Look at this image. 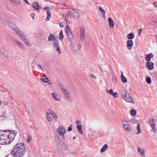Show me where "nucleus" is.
<instances>
[{"label":"nucleus","instance_id":"1","mask_svg":"<svg viewBox=\"0 0 157 157\" xmlns=\"http://www.w3.org/2000/svg\"><path fill=\"white\" fill-rule=\"evenodd\" d=\"M17 132L14 130H0V144L10 143L14 139Z\"/></svg>","mask_w":157,"mask_h":157},{"label":"nucleus","instance_id":"2","mask_svg":"<svg viewBox=\"0 0 157 157\" xmlns=\"http://www.w3.org/2000/svg\"><path fill=\"white\" fill-rule=\"evenodd\" d=\"M25 148L23 143L17 144L14 146L12 153L14 157H22L25 152Z\"/></svg>","mask_w":157,"mask_h":157},{"label":"nucleus","instance_id":"3","mask_svg":"<svg viewBox=\"0 0 157 157\" xmlns=\"http://www.w3.org/2000/svg\"><path fill=\"white\" fill-rule=\"evenodd\" d=\"M79 17V14L78 12H77L74 9H72L69 10L67 13L66 15L64 16L63 15V17H65V20L66 23H67L68 21V18L70 17H73L75 19H77Z\"/></svg>","mask_w":157,"mask_h":157},{"label":"nucleus","instance_id":"4","mask_svg":"<svg viewBox=\"0 0 157 157\" xmlns=\"http://www.w3.org/2000/svg\"><path fill=\"white\" fill-rule=\"evenodd\" d=\"M123 93L124 94H122V96L126 101L131 102L132 103H134L133 99L131 97L130 95L125 90H124Z\"/></svg>","mask_w":157,"mask_h":157},{"label":"nucleus","instance_id":"5","mask_svg":"<svg viewBox=\"0 0 157 157\" xmlns=\"http://www.w3.org/2000/svg\"><path fill=\"white\" fill-rule=\"evenodd\" d=\"M65 33L69 40H71L73 38V35L68 25H67L65 28Z\"/></svg>","mask_w":157,"mask_h":157},{"label":"nucleus","instance_id":"6","mask_svg":"<svg viewBox=\"0 0 157 157\" xmlns=\"http://www.w3.org/2000/svg\"><path fill=\"white\" fill-rule=\"evenodd\" d=\"M15 32L22 41L26 38V36L19 29L15 30Z\"/></svg>","mask_w":157,"mask_h":157},{"label":"nucleus","instance_id":"7","mask_svg":"<svg viewBox=\"0 0 157 157\" xmlns=\"http://www.w3.org/2000/svg\"><path fill=\"white\" fill-rule=\"evenodd\" d=\"M80 39L82 41L84 40L85 38V33L84 28L82 26L80 28Z\"/></svg>","mask_w":157,"mask_h":157},{"label":"nucleus","instance_id":"8","mask_svg":"<svg viewBox=\"0 0 157 157\" xmlns=\"http://www.w3.org/2000/svg\"><path fill=\"white\" fill-rule=\"evenodd\" d=\"M49 8L48 6H45L44 8V10H47V17L46 19V21H48L49 20L50 18L51 17V13L50 11L49 10Z\"/></svg>","mask_w":157,"mask_h":157},{"label":"nucleus","instance_id":"9","mask_svg":"<svg viewBox=\"0 0 157 157\" xmlns=\"http://www.w3.org/2000/svg\"><path fill=\"white\" fill-rule=\"evenodd\" d=\"M57 132L58 134L61 136L62 137H63L64 135L66 132V129L65 128H58Z\"/></svg>","mask_w":157,"mask_h":157},{"label":"nucleus","instance_id":"10","mask_svg":"<svg viewBox=\"0 0 157 157\" xmlns=\"http://www.w3.org/2000/svg\"><path fill=\"white\" fill-rule=\"evenodd\" d=\"M32 6L34 10H37V12H39V10L40 9V8L38 3L36 2H33Z\"/></svg>","mask_w":157,"mask_h":157},{"label":"nucleus","instance_id":"11","mask_svg":"<svg viewBox=\"0 0 157 157\" xmlns=\"http://www.w3.org/2000/svg\"><path fill=\"white\" fill-rule=\"evenodd\" d=\"M147 68L149 70H152L154 68V63L152 62H147L146 63Z\"/></svg>","mask_w":157,"mask_h":157},{"label":"nucleus","instance_id":"12","mask_svg":"<svg viewBox=\"0 0 157 157\" xmlns=\"http://www.w3.org/2000/svg\"><path fill=\"white\" fill-rule=\"evenodd\" d=\"M133 45V42L132 40H128L127 42V47L128 49H131Z\"/></svg>","mask_w":157,"mask_h":157},{"label":"nucleus","instance_id":"13","mask_svg":"<svg viewBox=\"0 0 157 157\" xmlns=\"http://www.w3.org/2000/svg\"><path fill=\"white\" fill-rule=\"evenodd\" d=\"M149 124L151 128L155 127V123L153 118H151L149 119Z\"/></svg>","mask_w":157,"mask_h":157},{"label":"nucleus","instance_id":"14","mask_svg":"<svg viewBox=\"0 0 157 157\" xmlns=\"http://www.w3.org/2000/svg\"><path fill=\"white\" fill-rule=\"evenodd\" d=\"M59 86L61 89L64 95L69 93V92L67 89L63 85H60Z\"/></svg>","mask_w":157,"mask_h":157},{"label":"nucleus","instance_id":"15","mask_svg":"<svg viewBox=\"0 0 157 157\" xmlns=\"http://www.w3.org/2000/svg\"><path fill=\"white\" fill-rule=\"evenodd\" d=\"M15 41L21 49L22 50L24 49L25 47L24 45L21 43L19 40H15Z\"/></svg>","mask_w":157,"mask_h":157},{"label":"nucleus","instance_id":"16","mask_svg":"<svg viewBox=\"0 0 157 157\" xmlns=\"http://www.w3.org/2000/svg\"><path fill=\"white\" fill-rule=\"evenodd\" d=\"M8 25L15 32V30H17L16 29H19V28L12 23L10 22Z\"/></svg>","mask_w":157,"mask_h":157},{"label":"nucleus","instance_id":"17","mask_svg":"<svg viewBox=\"0 0 157 157\" xmlns=\"http://www.w3.org/2000/svg\"><path fill=\"white\" fill-rule=\"evenodd\" d=\"M108 21L110 27L112 28L114 27V22L111 18L109 17L108 18Z\"/></svg>","mask_w":157,"mask_h":157},{"label":"nucleus","instance_id":"18","mask_svg":"<svg viewBox=\"0 0 157 157\" xmlns=\"http://www.w3.org/2000/svg\"><path fill=\"white\" fill-rule=\"evenodd\" d=\"M153 57V55L151 54L146 55H145V59L147 62H149L151 60V58Z\"/></svg>","mask_w":157,"mask_h":157},{"label":"nucleus","instance_id":"19","mask_svg":"<svg viewBox=\"0 0 157 157\" xmlns=\"http://www.w3.org/2000/svg\"><path fill=\"white\" fill-rule=\"evenodd\" d=\"M56 38L53 34H51L48 36V40L49 41L54 40Z\"/></svg>","mask_w":157,"mask_h":157},{"label":"nucleus","instance_id":"20","mask_svg":"<svg viewBox=\"0 0 157 157\" xmlns=\"http://www.w3.org/2000/svg\"><path fill=\"white\" fill-rule=\"evenodd\" d=\"M134 34L130 33L127 35V38L129 40H131V39H132L134 38Z\"/></svg>","mask_w":157,"mask_h":157},{"label":"nucleus","instance_id":"21","mask_svg":"<svg viewBox=\"0 0 157 157\" xmlns=\"http://www.w3.org/2000/svg\"><path fill=\"white\" fill-rule=\"evenodd\" d=\"M123 124L124 125V128H129L130 126L128 122L125 121H123Z\"/></svg>","mask_w":157,"mask_h":157},{"label":"nucleus","instance_id":"22","mask_svg":"<svg viewBox=\"0 0 157 157\" xmlns=\"http://www.w3.org/2000/svg\"><path fill=\"white\" fill-rule=\"evenodd\" d=\"M50 113L52 115V118L55 120H56L57 118V116L56 114L52 111H50Z\"/></svg>","mask_w":157,"mask_h":157},{"label":"nucleus","instance_id":"23","mask_svg":"<svg viewBox=\"0 0 157 157\" xmlns=\"http://www.w3.org/2000/svg\"><path fill=\"white\" fill-rule=\"evenodd\" d=\"M138 151L141 156H145V154L143 150H141L140 148H138Z\"/></svg>","mask_w":157,"mask_h":157},{"label":"nucleus","instance_id":"24","mask_svg":"<svg viewBox=\"0 0 157 157\" xmlns=\"http://www.w3.org/2000/svg\"><path fill=\"white\" fill-rule=\"evenodd\" d=\"M50 114H51L50 113V112L47 113L46 114V118L48 121H50L52 120L50 116Z\"/></svg>","mask_w":157,"mask_h":157},{"label":"nucleus","instance_id":"25","mask_svg":"<svg viewBox=\"0 0 157 157\" xmlns=\"http://www.w3.org/2000/svg\"><path fill=\"white\" fill-rule=\"evenodd\" d=\"M40 79L43 82H47L49 80L48 78L46 76H43L40 78Z\"/></svg>","mask_w":157,"mask_h":157},{"label":"nucleus","instance_id":"26","mask_svg":"<svg viewBox=\"0 0 157 157\" xmlns=\"http://www.w3.org/2000/svg\"><path fill=\"white\" fill-rule=\"evenodd\" d=\"M130 113L132 117L135 116L136 114V111L134 109H132L130 110Z\"/></svg>","mask_w":157,"mask_h":157},{"label":"nucleus","instance_id":"27","mask_svg":"<svg viewBox=\"0 0 157 157\" xmlns=\"http://www.w3.org/2000/svg\"><path fill=\"white\" fill-rule=\"evenodd\" d=\"M108 147V146L107 144H105L102 147V148L101 150V152H102L105 151L107 149Z\"/></svg>","mask_w":157,"mask_h":157},{"label":"nucleus","instance_id":"28","mask_svg":"<svg viewBox=\"0 0 157 157\" xmlns=\"http://www.w3.org/2000/svg\"><path fill=\"white\" fill-rule=\"evenodd\" d=\"M52 96L53 98L55 99L56 101L59 100V98L57 97V94L55 93H52Z\"/></svg>","mask_w":157,"mask_h":157},{"label":"nucleus","instance_id":"29","mask_svg":"<svg viewBox=\"0 0 157 157\" xmlns=\"http://www.w3.org/2000/svg\"><path fill=\"white\" fill-rule=\"evenodd\" d=\"M23 41L29 47H30L31 46V44L29 43V42L26 38Z\"/></svg>","mask_w":157,"mask_h":157},{"label":"nucleus","instance_id":"30","mask_svg":"<svg viewBox=\"0 0 157 157\" xmlns=\"http://www.w3.org/2000/svg\"><path fill=\"white\" fill-rule=\"evenodd\" d=\"M54 44L53 45V46L54 47L55 46L59 45V41L58 40L57 38H56L54 40Z\"/></svg>","mask_w":157,"mask_h":157},{"label":"nucleus","instance_id":"31","mask_svg":"<svg viewBox=\"0 0 157 157\" xmlns=\"http://www.w3.org/2000/svg\"><path fill=\"white\" fill-rule=\"evenodd\" d=\"M121 77L122 79V81L123 82H127V79L123 74H121Z\"/></svg>","mask_w":157,"mask_h":157},{"label":"nucleus","instance_id":"32","mask_svg":"<svg viewBox=\"0 0 157 157\" xmlns=\"http://www.w3.org/2000/svg\"><path fill=\"white\" fill-rule=\"evenodd\" d=\"M56 49V51L58 54L61 53V51L59 49V45L56 46L54 47Z\"/></svg>","mask_w":157,"mask_h":157},{"label":"nucleus","instance_id":"33","mask_svg":"<svg viewBox=\"0 0 157 157\" xmlns=\"http://www.w3.org/2000/svg\"><path fill=\"white\" fill-rule=\"evenodd\" d=\"M28 111L29 112V113L31 114H33V110L32 108L29 106L28 108H27Z\"/></svg>","mask_w":157,"mask_h":157},{"label":"nucleus","instance_id":"34","mask_svg":"<svg viewBox=\"0 0 157 157\" xmlns=\"http://www.w3.org/2000/svg\"><path fill=\"white\" fill-rule=\"evenodd\" d=\"M68 101H70L71 100L69 93L67 94L64 95Z\"/></svg>","mask_w":157,"mask_h":157},{"label":"nucleus","instance_id":"35","mask_svg":"<svg viewBox=\"0 0 157 157\" xmlns=\"http://www.w3.org/2000/svg\"><path fill=\"white\" fill-rule=\"evenodd\" d=\"M63 38V31H60L59 34V39L60 40H62Z\"/></svg>","mask_w":157,"mask_h":157},{"label":"nucleus","instance_id":"36","mask_svg":"<svg viewBox=\"0 0 157 157\" xmlns=\"http://www.w3.org/2000/svg\"><path fill=\"white\" fill-rule=\"evenodd\" d=\"M99 10L101 12L102 15H103L104 16H105V12L103 10L102 8L101 7H99Z\"/></svg>","mask_w":157,"mask_h":157},{"label":"nucleus","instance_id":"37","mask_svg":"<svg viewBox=\"0 0 157 157\" xmlns=\"http://www.w3.org/2000/svg\"><path fill=\"white\" fill-rule=\"evenodd\" d=\"M146 81L148 84H150L151 82V80L150 77H147L146 79Z\"/></svg>","mask_w":157,"mask_h":157},{"label":"nucleus","instance_id":"38","mask_svg":"<svg viewBox=\"0 0 157 157\" xmlns=\"http://www.w3.org/2000/svg\"><path fill=\"white\" fill-rule=\"evenodd\" d=\"M79 122L78 120L76 122V124H77V128H82V126L81 124H79Z\"/></svg>","mask_w":157,"mask_h":157},{"label":"nucleus","instance_id":"39","mask_svg":"<svg viewBox=\"0 0 157 157\" xmlns=\"http://www.w3.org/2000/svg\"><path fill=\"white\" fill-rule=\"evenodd\" d=\"M37 67H38V69L40 70V71H43V69L42 68V67L40 66V64H37Z\"/></svg>","mask_w":157,"mask_h":157},{"label":"nucleus","instance_id":"40","mask_svg":"<svg viewBox=\"0 0 157 157\" xmlns=\"http://www.w3.org/2000/svg\"><path fill=\"white\" fill-rule=\"evenodd\" d=\"M32 139L31 137L30 136H28L27 137V141L28 143L30 142Z\"/></svg>","mask_w":157,"mask_h":157},{"label":"nucleus","instance_id":"41","mask_svg":"<svg viewBox=\"0 0 157 157\" xmlns=\"http://www.w3.org/2000/svg\"><path fill=\"white\" fill-rule=\"evenodd\" d=\"M111 95H113L115 98H117L118 97V94L116 92H113Z\"/></svg>","mask_w":157,"mask_h":157},{"label":"nucleus","instance_id":"42","mask_svg":"<svg viewBox=\"0 0 157 157\" xmlns=\"http://www.w3.org/2000/svg\"><path fill=\"white\" fill-rule=\"evenodd\" d=\"M78 131L79 133L82 135L83 134L82 128H78Z\"/></svg>","mask_w":157,"mask_h":157},{"label":"nucleus","instance_id":"43","mask_svg":"<svg viewBox=\"0 0 157 157\" xmlns=\"http://www.w3.org/2000/svg\"><path fill=\"white\" fill-rule=\"evenodd\" d=\"M17 4H15L17 5V4L19 5H21V2L20 0H16V1Z\"/></svg>","mask_w":157,"mask_h":157},{"label":"nucleus","instance_id":"44","mask_svg":"<svg viewBox=\"0 0 157 157\" xmlns=\"http://www.w3.org/2000/svg\"><path fill=\"white\" fill-rule=\"evenodd\" d=\"M108 93L110 94V95H112L113 93V90L112 89H110L109 91H108Z\"/></svg>","mask_w":157,"mask_h":157},{"label":"nucleus","instance_id":"45","mask_svg":"<svg viewBox=\"0 0 157 157\" xmlns=\"http://www.w3.org/2000/svg\"><path fill=\"white\" fill-rule=\"evenodd\" d=\"M113 82H116L117 81V78L116 77H113Z\"/></svg>","mask_w":157,"mask_h":157},{"label":"nucleus","instance_id":"46","mask_svg":"<svg viewBox=\"0 0 157 157\" xmlns=\"http://www.w3.org/2000/svg\"><path fill=\"white\" fill-rule=\"evenodd\" d=\"M90 77L92 78H94L95 79H96V77L93 74H90Z\"/></svg>","mask_w":157,"mask_h":157},{"label":"nucleus","instance_id":"47","mask_svg":"<svg viewBox=\"0 0 157 157\" xmlns=\"http://www.w3.org/2000/svg\"><path fill=\"white\" fill-rule=\"evenodd\" d=\"M11 2L13 4H17V2L15 0H10Z\"/></svg>","mask_w":157,"mask_h":157},{"label":"nucleus","instance_id":"48","mask_svg":"<svg viewBox=\"0 0 157 157\" xmlns=\"http://www.w3.org/2000/svg\"><path fill=\"white\" fill-rule=\"evenodd\" d=\"M38 33L40 35H42L43 33V31L41 30L40 29L38 31Z\"/></svg>","mask_w":157,"mask_h":157},{"label":"nucleus","instance_id":"49","mask_svg":"<svg viewBox=\"0 0 157 157\" xmlns=\"http://www.w3.org/2000/svg\"><path fill=\"white\" fill-rule=\"evenodd\" d=\"M137 131H138V133H140L141 132V130L140 128H137Z\"/></svg>","mask_w":157,"mask_h":157},{"label":"nucleus","instance_id":"50","mask_svg":"<svg viewBox=\"0 0 157 157\" xmlns=\"http://www.w3.org/2000/svg\"><path fill=\"white\" fill-rule=\"evenodd\" d=\"M142 31V29H139L138 31V35L140 36V33Z\"/></svg>","mask_w":157,"mask_h":157},{"label":"nucleus","instance_id":"51","mask_svg":"<svg viewBox=\"0 0 157 157\" xmlns=\"http://www.w3.org/2000/svg\"><path fill=\"white\" fill-rule=\"evenodd\" d=\"M25 2L28 5H29L30 4V3L27 0H24Z\"/></svg>","mask_w":157,"mask_h":157},{"label":"nucleus","instance_id":"52","mask_svg":"<svg viewBox=\"0 0 157 157\" xmlns=\"http://www.w3.org/2000/svg\"><path fill=\"white\" fill-rule=\"evenodd\" d=\"M30 16L31 17H32L33 18V19H34V17L35 16L34 14L33 13H31L30 15Z\"/></svg>","mask_w":157,"mask_h":157},{"label":"nucleus","instance_id":"53","mask_svg":"<svg viewBox=\"0 0 157 157\" xmlns=\"http://www.w3.org/2000/svg\"><path fill=\"white\" fill-rule=\"evenodd\" d=\"M125 130L127 131H130L131 130V128H125Z\"/></svg>","mask_w":157,"mask_h":157},{"label":"nucleus","instance_id":"54","mask_svg":"<svg viewBox=\"0 0 157 157\" xmlns=\"http://www.w3.org/2000/svg\"><path fill=\"white\" fill-rule=\"evenodd\" d=\"M152 131L154 133H156V130L155 129V128H152Z\"/></svg>","mask_w":157,"mask_h":157},{"label":"nucleus","instance_id":"55","mask_svg":"<svg viewBox=\"0 0 157 157\" xmlns=\"http://www.w3.org/2000/svg\"><path fill=\"white\" fill-rule=\"evenodd\" d=\"M81 45H80V44L78 45V49L79 50L81 48Z\"/></svg>","mask_w":157,"mask_h":157},{"label":"nucleus","instance_id":"56","mask_svg":"<svg viewBox=\"0 0 157 157\" xmlns=\"http://www.w3.org/2000/svg\"><path fill=\"white\" fill-rule=\"evenodd\" d=\"M153 4L154 5V7H157V4L155 3H154Z\"/></svg>","mask_w":157,"mask_h":157},{"label":"nucleus","instance_id":"57","mask_svg":"<svg viewBox=\"0 0 157 157\" xmlns=\"http://www.w3.org/2000/svg\"><path fill=\"white\" fill-rule=\"evenodd\" d=\"M72 130V128H68V131H70Z\"/></svg>","mask_w":157,"mask_h":157},{"label":"nucleus","instance_id":"58","mask_svg":"<svg viewBox=\"0 0 157 157\" xmlns=\"http://www.w3.org/2000/svg\"><path fill=\"white\" fill-rule=\"evenodd\" d=\"M137 128H140V124L138 123Z\"/></svg>","mask_w":157,"mask_h":157},{"label":"nucleus","instance_id":"59","mask_svg":"<svg viewBox=\"0 0 157 157\" xmlns=\"http://www.w3.org/2000/svg\"><path fill=\"white\" fill-rule=\"evenodd\" d=\"M64 25H61V24H60V26L61 27H63Z\"/></svg>","mask_w":157,"mask_h":157},{"label":"nucleus","instance_id":"60","mask_svg":"<svg viewBox=\"0 0 157 157\" xmlns=\"http://www.w3.org/2000/svg\"><path fill=\"white\" fill-rule=\"evenodd\" d=\"M48 84L52 85V83L51 82H48Z\"/></svg>","mask_w":157,"mask_h":157},{"label":"nucleus","instance_id":"61","mask_svg":"<svg viewBox=\"0 0 157 157\" xmlns=\"http://www.w3.org/2000/svg\"><path fill=\"white\" fill-rule=\"evenodd\" d=\"M6 23H8V24L10 23L9 22V21H8V20H6Z\"/></svg>","mask_w":157,"mask_h":157},{"label":"nucleus","instance_id":"62","mask_svg":"<svg viewBox=\"0 0 157 157\" xmlns=\"http://www.w3.org/2000/svg\"><path fill=\"white\" fill-rule=\"evenodd\" d=\"M72 127V125H71L70 126L68 127V128H71Z\"/></svg>","mask_w":157,"mask_h":157},{"label":"nucleus","instance_id":"63","mask_svg":"<svg viewBox=\"0 0 157 157\" xmlns=\"http://www.w3.org/2000/svg\"><path fill=\"white\" fill-rule=\"evenodd\" d=\"M75 137L73 136V140H74L75 139Z\"/></svg>","mask_w":157,"mask_h":157},{"label":"nucleus","instance_id":"64","mask_svg":"<svg viewBox=\"0 0 157 157\" xmlns=\"http://www.w3.org/2000/svg\"><path fill=\"white\" fill-rule=\"evenodd\" d=\"M154 21L155 22V23H157V21Z\"/></svg>","mask_w":157,"mask_h":157}]
</instances>
